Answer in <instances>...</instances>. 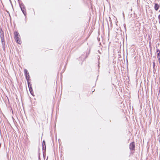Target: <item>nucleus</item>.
<instances>
[{"instance_id": "obj_1", "label": "nucleus", "mask_w": 160, "mask_h": 160, "mask_svg": "<svg viewBox=\"0 0 160 160\" xmlns=\"http://www.w3.org/2000/svg\"><path fill=\"white\" fill-rule=\"evenodd\" d=\"M14 38L17 42L18 44H21V42L20 38V35L17 32H15L14 33Z\"/></svg>"}, {"instance_id": "obj_2", "label": "nucleus", "mask_w": 160, "mask_h": 160, "mask_svg": "<svg viewBox=\"0 0 160 160\" xmlns=\"http://www.w3.org/2000/svg\"><path fill=\"white\" fill-rule=\"evenodd\" d=\"M7 99H6L5 101V102L6 104L7 107L8 108L10 107V102L8 98L6 96Z\"/></svg>"}, {"instance_id": "obj_3", "label": "nucleus", "mask_w": 160, "mask_h": 160, "mask_svg": "<svg viewBox=\"0 0 160 160\" xmlns=\"http://www.w3.org/2000/svg\"><path fill=\"white\" fill-rule=\"evenodd\" d=\"M129 149L131 151L134 150L135 149V144L133 142L131 143L129 145Z\"/></svg>"}, {"instance_id": "obj_4", "label": "nucleus", "mask_w": 160, "mask_h": 160, "mask_svg": "<svg viewBox=\"0 0 160 160\" xmlns=\"http://www.w3.org/2000/svg\"><path fill=\"white\" fill-rule=\"evenodd\" d=\"M24 72L25 74V76L27 80L28 81L29 78V76L28 73V71L26 69L24 70Z\"/></svg>"}, {"instance_id": "obj_5", "label": "nucleus", "mask_w": 160, "mask_h": 160, "mask_svg": "<svg viewBox=\"0 0 160 160\" xmlns=\"http://www.w3.org/2000/svg\"><path fill=\"white\" fill-rule=\"evenodd\" d=\"M157 58L158 60L160 59V52L159 49L157 50Z\"/></svg>"}, {"instance_id": "obj_6", "label": "nucleus", "mask_w": 160, "mask_h": 160, "mask_svg": "<svg viewBox=\"0 0 160 160\" xmlns=\"http://www.w3.org/2000/svg\"><path fill=\"white\" fill-rule=\"evenodd\" d=\"M159 7L160 6L159 5H158L157 3H155L154 8L157 11Z\"/></svg>"}, {"instance_id": "obj_7", "label": "nucleus", "mask_w": 160, "mask_h": 160, "mask_svg": "<svg viewBox=\"0 0 160 160\" xmlns=\"http://www.w3.org/2000/svg\"><path fill=\"white\" fill-rule=\"evenodd\" d=\"M0 36L2 37V38H3V36H4V32L2 30V29L1 28H0Z\"/></svg>"}, {"instance_id": "obj_8", "label": "nucleus", "mask_w": 160, "mask_h": 160, "mask_svg": "<svg viewBox=\"0 0 160 160\" xmlns=\"http://www.w3.org/2000/svg\"><path fill=\"white\" fill-rule=\"evenodd\" d=\"M42 146H43V148L44 147L45 148V149H46V145H45V142L44 140H43L42 142Z\"/></svg>"}, {"instance_id": "obj_9", "label": "nucleus", "mask_w": 160, "mask_h": 160, "mask_svg": "<svg viewBox=\"0 0 160 160\" xmlns=\"http://www.w3.org/2000/svg\"><path fill=\"white\" fill-rule=\"evenodd\" d=\"M0 38H1V39L2 42H3V41H5L4 40V36H3V38H2V37L1 36Z\"/></svg>"}, {"instance_id": "obj_10", "label": "nucleus", "mask_w": 160, "mask_h": 160, "mask_svg": "<svg viewBox=\"0 0 160 160\" xmlns=\"http://www.w3.org/2000/svg\"><path fill=\"white\" fill-rule=\"evenodd\" d=\"M21 9L22 11V12H23V14H24V15H25L26 13L25 12H25H24V9H22V7L21 6Z\"/></svg>"}, {"instance_id": "obj_11", "label": "nucleus", "mask_w": 160, "mask_h": 160, "mask_svg": "<svg viewBox=\"0 0 160 160\" xmlns=\"http://www.w3.org/2000/svg\"><path fill=\"white\" fill-rule=\"evenodd\" d=\"M7 158L8 159V160H9V152L8 153L7 152Z\"/></svg>"}, {"instance_id": "obj_12", "label": "nucleus", "mask_w": 160, "mask_h": 160, "mask_svg": "<svg viewBox=\"0 0 160 160\" xmlns=\"http://www.w3.org/2000/svg\"><path fill=\"white\" fill-rule=\"evenodd\" d=\"M2 42V44L3 46L5 45V41Z\"/></svg>"}, {"instance_id": "obj_13", "label": "nucleus", "mask_w": 160, "mask_h": 160, "mask_svg": "<svg viewBox=\"0 0 160 160\" xmlns=\"http://www.w3.org/2000/svg\"><path fill=\"white\" fill-rule=\"evenodd\" d=\"M158 18L159 19V22L160 23V14L158 16Z\"/></svg>"}, {"instance_id": "obj_14", "label": "nucleus", "mask_w": 160, "mask_h": 160, "mask_svg": "<svg viewBox=\"0 0 160 160\" xmlns=\"http://www.w3.org/2000/svg\"><path fill=\"white\" fill-rule=\"evenodd\" d=\"M6 12H7V13L8 14L9 16L10 17V13L7 10H6Z\"/></svg>"}, {"instance_id": "obj_15", "label": "nucleus", "mask_w": 160, "mask_h": 160, "mask_svg": "<svg viewBox=\"0 0 160 160\" xmlns=\"http://www.w3.org/2000/svg\"><path fill=\"white\" fill-rule=\"evenodd\" d=\"M155 66V62H153V68Z\"/></svg>"}, {"instance_id": "obj_16", "label": "nucleus", "mask_w": 160, "mask_h": 160, "mask_svg": "<svg viewBox=\"0 0 160 160\" xmlns=\"http://www.w3.org/2000/svg\"><path fill=\"white\" fill-rule=\"evenodd\" d=\"M9 145L10 144V141H9Z\"/></svg>"}, {"instance_id": "obj_17", "label": "nucleus", "mask_w": 160, "mask_h": 160, "mask_svg": "<svg viewBox=\"0 0 160 160\" xmlns=\"http://www.w3.org/2000/svg\"><path fill=\"white\" fill-rule=\"evenodd\" d=\"M1 143H0V147H1Z\"/></svg>"}, {"instance_id": "obj_18", "label": "nucleus", "mask_w": 160, "mask_h": 160, "mask_svg": "<svg viewBox=\"0 0 160 160\" xmlns=\"http://www.w3.org/2000/svg\"><path fill=\"white\" fill-rule=\"evenodd\" d=\"M9 0V1L10 2V0Z\"/></svg>"}]
</instances>
